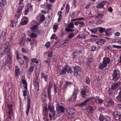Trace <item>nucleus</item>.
Listing matches in <instances>:
<instances>
[{"instance_id":"nucleus-7","label":"nucleus","mask_w":121,"mask_h":121,"mask_svg":"<svg viewBox=\"0 0 121 121\" xmlns=\"http://www.w3.org/2000/svg\"><path fill=\"white\" fill-rule=\"evenodd\" d=\"M6 35V34L5 32H2L1 34V37L0 39V45H2L3 44H5V42Z\"/></svg>"},{"instance_id":"nucleus-25","label":"nucleus","mask_w":121,"mask_h":121,"mask_svg":"<svg viewBox=\"0 0 121 121\" xmlns=\"http://www.w3.org/2000/svg\"><path fill=\"white\" fill-rule=\"evenodd\" d=\"M60 110V111L61 113L64 112L65 111V108L62 106H59L58 108H57Z\"/></svg>"},{"instance_id":"nucleus-52","label":"nucleus","mask_w":121,"mask_h":121,"mask_svg":"<svg viewBox=\"0 0 121 121\" xmlns=\"http://www.w3.org/2000/svg\"><path fill=\"white\" fill-rule=\"evenodd\" d=\"M34 67L33 66H31L29 69V71L30 72H32L34 70Z\"/></svg>"},{"instance_id":"nucleus-17","label":"nucleus","mask_w":121,"mask_h":121,"mask_svg":"<svg viewBox=\"0 0 121 121\" xmlns=\"http://www.w3.org/2000/svg\"><path fill=\"white\" fill-rule=\"evenodd\" d=\"M49 109L50 110V112L54 116L55 114V112L54 111V107L53 106H51L50 105H48V107Z\"/></svg>"},{"instance_id":"nucleus-47","label":"nucleus","mask_w":121,"mask_h":121,"mask_svg":"<svg viewBox=\"0 0 121 121\" xmlns=\"http://www.w3.org/2000/svg\"><path fill=\"white\" fill-rule=\"evenodd\" d=\"M112 88H109L108 91V94L110 95H111L112 92Z\"/></svg>"},{"instance_id":"nucleus-46","label":"nucleus","mask_w":121,"mask_h":121,"mask_svg":"<svg viewBox=\"0 0 121 121\" xmlns=\"http://www.w3.org/2000/svg\"><path fill=\"white\" fill-rule=\"evenodd\" d=\"M19 69H18L17 70H16L15 71V75L17 76H18L20 74L19 73Z\"/></svg>"},{"instance_id":"nucleus-36","label":"nucleus","mask_w":121,"mask_h":121,"mask_svg":"<svg viewBox=\"0 0 121 121\" xmlns=\"http://www.w3.org/2000/svg\"><path fill=\"white\" fill-rule=\"evenodd\" d=\"M46 96H47L45 94L44 95L43 94H42L41 96V100L42 101H44L45 99L44 97Z\"/></svg>"},{"instance_id":"nucleus-16","label":"nucleus","mask_w":121,"mask_h":121,"mask_svg":"<svg viewBox=\"0 0 121 121\" xmlns=\"http://www.w3.org/2000/svg\"><path fill=\"white\" fill-rule=\"evenodd\" d=\"M69 114L72 115L76 112V110L73 108H71L69 109L67 111Z\"/></svg>"},{"instance_id":"nucleus-23","label":"nucleus","mask_w":121,"mask_h":121,"mask_svg":"<svg viewBox=\"0 0 121 121\" xmlns=\"http://www.w3.org/2000/svg\"><path fill=\"white\" fill-rule=\"evenodd\" d=\"M76 96L75 95H73L71 97L70 99H69V101L70 102V101H74L76 99Z\"/></svg>"},{"instance_id":"nucleus-14","label":"nucleus","mask_w":121,"mask_h":121,"mask_svg":"<svg viewBox=\"0 0 121 121\" xmlns=\"http://www.w3.org/2000/svg\"><path fill=\"white\" fill-rule=\"evenodd\" d=\"M30 98L28 99H27V108L26 110V114L28 115L30 108Z\"/></svg>"},{"instance_id":"nucleus-20","label":"nucleus","mask_w":121,"mask_h":121,"mask_svg":"<svg viewBox=\"0 0 121 121\" xmlns=\"http://www.w3.org/2000/svg\"><path fill=\"white\" fill-rule=\"evenodd\" d=\"M104 16L103 14L101 13H99L95 17V18L96 19H101Z\"/></svg>"},{"instance_id":"nucleus-3","label":"nucleus","mask_w":121,"mask_h":121,"mask_svg":"<svg viewBox=\"0 0 121 121\" xmlns=\"http://www.w3.org/2000/svg\"><path fill=\"white\" fill-rule=\"evenodd\" d=\"M120 73L119 70L117 69L114 70L112 74V80L115 82L117 81L120 78Z\"/></svg>"},{"instance_id":"nucleus-32","label":"nucleus","mask_w":121,"mask_h":121,"mask_svg":"<svg viewBox=\"0 0 121 121\" xmlns=\"http://www.w3.org/2000/svg\"><path fill=\"white\" fill-rule=\"evenodd\" d=\"M22 82L23 84L25 85V86L24 87L26 88V89H27V83L26 81V80L24 79H22Z\"/></svg>"},{"instance_id":"nucleus-42","label":"nucleus","mask_w":121,"mask_h":121,"mask_svg":"<svg viewBox=\"0 0 121 121\" xmlns=\"http://www.w3.org/2000/svg\"><path fill=\"white\" fill-rule=\"evenodd\" d=\"M31 60L33 63H39L38 60L35 58L32 59Z\"/></svg>"},{"instance_id":"nucleus-63","label":"nucleus","mask_w":121,"mask_h":121,"mask_svg":"<svg viewBox=\"0 0 121 121\" xmlns=\"http://www.w3.org/2000/svg\"><path fill=\"white\" fill-rule=\"evenodd\" d=\"M27 23L28 22L27 21L25 20L22 23V25H23L27 24Z\"/></svg>"},{"instance_id":"nucleus-2","label":"nucleus","mask_w":121,"mask_h":121,"mask_svg":"<svg viewBox=\"0 0 121 121\" xmlns=\"http://www.w3.org/2000/svg\"><path fill=\"white\" fill-rule=\"evenodd\" d=\"M110 61V60L109 58L105 57L103 58V64H100L99 65V68L102 70L104 68H106L107 66V64L109 63Z\"/></svg>"},{"instance_id":"nucleus-51","label":"nucleus","mask_w":121,"mask_h":121,"mask_svg":"<svg viewBox=\"0 0 121 121\" xmlns=\"http://www.w3.org/2000/svg\"><path fill=\"white\" fill-rule=\"evenodd\" d=\"M50 44V43L49 42H48L45 45V46L46 47V48H49Z\"/></svg>"},{"instance_id":"nucleus-37","label":"nucleus","mask_w":121,"mask_h":121,"mask_svg":"<svg viewBox=\"0 0 121 121\" xmlns=\"http://www.w3.org/2000/svg\"><path fill=\"white\" fill-rule=\"evenodd\" d=\"M85 36L84 35L79 34L77 36V38H84Z\"/></svg>"},{"instance_id":"nucleus-54","label":"nucleus","mask_w":121,"mask_h":121,"mask_svg":"<svg viewBox=\"0 0 121 121\" xmlns=\"http://www.w3.org/2000/svg\"><path fill=\"white\" fill-rule=\"evenodd\" d=\"M67 28L65 29V30L68 32H73L74 30L73 29L69 28Z\"/></svg>"},{"instance_id":"nucleus-5","label":"nucleus","mask_w":121,"mask_h":121,"mask_svg":"<svg viewBox=\"0 0 121 121\" xmlns=\"http://www.w3.org/2000/svg\"><path fill=\"white\" fill-rule=\"evenodd\" d=\"M112 115L115 120L121 121V113L120 112L115 111L113 113Z\"/></svg>"},{"instance_id":"nucleus-64","label":"nucleus","mask_w":121,"mask_h":121,"mask_svg":"<svg viewBox=\"0 0 121 121\" xmlns=\"http://www.w3.org/2000/svg\"><path fill=\"white\" fill-rule=\"evenodd\" d=\"M6 3H4L2 2H0V7H2L4 5H6Z\"/></svg>"},{"instance_id":"nucleus-6","label":"nucleus","mask_w":121,"mask_h":121,"mask_svg":"<svg viewBox=\"0 0 121 121\" xmlns=\"http://www.w3.org/2000/svg\"><path fill=\"white\" fill-rule=\"evenodd\" d=\"M85 108H83L82 107V108L84 109H86L87 112L89 113H93L94 110L96 109V108L95 106L91 107L90 106H85Z\"/></svg>"},{"instance_id":"nucleus-30","label":"nucleus","mask_w":121,"mask_h":121,"mask_svg":"<svg viewBox=\"0 0 121 121\" xmlns=\"http://www.w3.org/2000/svg\"><path fill=\"white\" fill-rule=\"evenodd\" d=\"M117 100L121 102V95L118 94V95L116 98Z\"/></svg>"},{"instance_id":"nucleus-31","label":"nucleus","mask_w":121,"mask_h":121,"mask_svg":"<svg viewBox=\"0 0 121 121\" xmlns=\"http://www.w3.org/2000/svg\"><path fill=\"white\" fill-rule=\"evenodd\" d=\"M89 31L91 33H95L97 32L96 28H94L93 29H90Z\"/></svg>"},{"instance_id":"nucleus-21","label":"nucleus","mask_w":121,"mask_h":121,"mask_svg":"<svg viewBox=\"0 0 121 121\" xmlns=\"http://www.w3.org/2000/svg\"><path fill=\"white\" fill-rule=\"evenodd\" d=\"M65 66H64L61 70H59V73L61 74L64 75L66 74V70H65Z\"/></svg>"},{"instance_id":"nucleus-43","label":"nucleus","mask_w":121,"mask_h":121,"mask_svg":"<svg viewBox=\"0 0 121 121\" xmlns=\"http://www.w3.org/2000/svg\"><path fill=\"white\" fill-rule=\"evenodd\" d=\"M104 116L103 115H100L99 119L100 121H103L104 119Z\"/></svg>"},{"instance_id":"nucleus-34","label":"nucleus","mask_w":121,"mask_h":121,"mask_svg":"<svg viewBox=\"0 0 121 121\" xmlns=\"http://www.w3.org/2000/svg\"><path fill=\"white\" fill-rule=\"evenodd\" d=\"M41 75L44 78L45 81H47V75H45L43 72H42L41 73Z\"/></svg>"},{"instance_id":"nucleus-58","label":"nucleus","mask_w":121,"mask_h":121,"mask_svg":"<svg viewBox=\"0 0 121 121\" xmlns=\"http://www.w3.org/2000/svg\"><path fill=\"white\" fill-rule=\"evenodd\" d=\"M105 119L106 121H110V118L108 116H105Z\"/></svg>"},{"instance_id":"nucleus-40","label":"nucleus","mask_w":121,"mask_h":121,"mask_svg":"<svg viewBox=\"0 0 121 121\" xmlns=\"http://www.w3.org/2000/svg\"><path fill=\"white\" fill-rule=\"evenodd\" d=\"M58 28V26L57 25H54L53 27L54 30L53 32L54 33L56 32V30Z\"/></svg>"},{"instance_id":"nucleus-50","label":"nucleus","mask_w":121,"mask_h":121,"mask_svg":"<svg viewBox=\"0 0 121 121\" xmlns=\"http://www.w3.org/2000/svg\"><path fill=\"white\" fill-rule=\"evenodd\" d=\"M96 101L97 103L99 104H100L103 101V100L102 99H96Z\"/></svg>"},{"instance_id":"nucleus-44","label":"nucleus","mask_w":121,"mask_h":121,"mask_svg":"<svg viewBox=\"0 0 121 121\" xmlns=\"http://www.w3.org/2000/svg\"><path fill=\"white\" fill-rule=\"evenodd\" d=\"M24 88L25 89V90L24 91H23V95L25 97L26 95V94L27 93V87L26 89L25 87H24Z\"/></svg>"},{"instance_id":"nucleus-8","label":"nucleus","mask_w":121,"mask_h":121,"mask_svg":"<svg viewBox=\"0 0 121 121\" xmlns=\"http://www.w3.org/2000/svg\"><path fill=\"white\" fill-rule=\"evenodd\" d=\"M107 2L106 1H103L100 2L97 4L96 8L98 9L101 8L104 9V6L106 4Z\"/></svg>"},{"instance_id":"nucleus-62","label":"nucleus","mask_w":121,"mask_h":121,"mask_svg":"<svg viewBox=\"0 0 121 121\" xmlns=\"http://www.w3.org/2000/svg\"><path fill=\"white\" fill-rule=\"evenodd\" d=\"M52 53L51 52L49 53L48 54V56L50 57H52Z\"/></svg>"},{"instance_id":"nucleus-39","label":"nucleus","mask_w":121,"mask_h":121,"mask_svg":"<svg viewBox=\"0 0 121 121\" xmlns=\"http://www.w3.org/2000/svg\"><path fill=\"white\" fill-rule=\"evenodd\" d=\"M95 98L94 97H92L91 98H90L89 102H92L93 103L95 102Z\"/></svg>"},{"instance_id":"nucleus-35","label":"nucleus","mask_w":121,"mask_h":121,"mask_svg":"<svg viewBox=\"0 0 121 121\" xmlns=\"http://www.w3.org/2000/svg\"><path fill=\"white\" fill-rule=\"evenodd\" d=\"M8 56V57H12V53L10 49H8L7 53Z\"/></svg>"},{"instance_id":"nucleus-15","label":"nucleus","mask_w":121,"mask_h":121,"mask_svg":"<svg viewBox=\"0 0 121 121\" xmlns=\"http://www.w3.org/2000/svg\"><path fill=\"white\" fill-rule=\"evenodd\" d=\"M25 39L26 38L24 37H23L20 39L19 43L21 46L24 45Z\"/></svg>"},{"instance_id":"nucleus-38","label":"nucleus","mask_w":121,"mask_h":121,"mask_svg":"<svg viewBox=\"0 0 121 121\" xmlns=\"http://www.w3.org/2000/svg\"><path fill=\"white\" fill-rule=\"evenodd\" d=\"M104 21L102 20L99 19L96 22V24H99L104 23Z\"/></svg>"},{"instance_id":"nucleus-45","label":"nucleus","mask_w":121,"mask_h":121,"mask_svg":"<svg viewBox=\"0 0 121 121\" xmlns=\"http://www.w3.org/2000/svg\"><path fill=\"white\" fill-rule=\"evenodd\" d=\"M12 57H8V60L9 64H10L12 61Z\"/></svg>"},{"instance_id":"nucleus-59","label":"nucleus","mask_w":121,"mask_h":121,"mask_svg":"<svg viewBox=\"0 0 121 121\" xmlns=\"http://www.w3.org/2000/svg\"><path fill=\"white\" fill-rule=\"evenodd\" d=\"M29 8H27V9L25 10L24 13V15H26L27 14V13L29 12Z\"/></svg>"},{"instance_id":"nucleus-22","label":"nucleus","mask_w":121,"mask_h":121,"mask_svg":"<svg viewBox=\"0 0 121 121\" xmlns=\"http://www.w3.org/2000/svg\"><path fill=\"white\" fill-rule=\"evenodd\" d=\"M69 4H67L66 6V10L65 12V16H67L69 10Z\"/></svg>"},{"instance_id":"nucleus-41","label":"nucleus","mask_w":121,"mask_h":121,"mask_svg":"<svg viewBox=\"0 0 121 121\" xmlns=\"http://www.w3.org/2000/svg\"><path fill=\"white\" fill-rule=\"evenodd\" d=\"M37 28V26L36 25L34 26L31 29V31L33 32H35V30H36Z\"/></svg>"},{"instance_id":"nucleus-24","label":"nucleus","mask_w":121,"mask_h":121,"mask_svg":"<svg viewBox=\"0 0 121 121\" xmlns=\"http://www.w3.org/2000/svg\"><path fill=\"white\" fill-rule=\"evenodd\" d=\"M55 112V114L56 116L57 117L59 116L61 114V112L60 111V110L56 108V110Z\"/></svg>"},{"instance_id":"nucleus-33","label":"nucleus","mask_w":121,"mask_h":121,"mask_svg":"<svg viewBox=\"0 0 121 121\" xmlns=\"http://www.w3.org/2000/svg\"><path fill=\"white\" fill-rule=\"evenodd\" d=\"M99 28H100L99 29V32L100 33H103L104 32V31L105 30V28L101 27H100Z\"/></svg>"},{"instance_id":"nucleus-12","label":"nucleus","mask_w":121,"mask_h":121,"mask_svg":"<svg viewBox=\"0 0 121 121\" xmlns=\"http://www.w3.org/2000/svg\"><path fill=\"white\" fill-rule=\"evenodd\" d=\"M38 79H34L33 80L34 85L37 91L39 90V82H38Z\"/></svg>"},{"instance_id":"nucleus-55","label":"nucleus","mask_w":121,"mask_h":121,"mask_svg":"<svg viewBox=\"0 0 121 121\" xmlns=\"http://www.w3.org/2000/svg\"><path fill=\"white\" fill-rule=\"evenodd\" d=\"M31 3L28 4L27 6L29 7V8H29V9L30 8H31V10H32L33 5H31Z\"/></svg>"},{"instance_id":"nucleus-1","label":"nucleus","mask_w":121,"mask_h":121,"mask_svg":"<svg viewBox=\"0 0 121 121\" xmlns=\"http://www.w3.org/2000/svg\"><path fill=\"white\" fill-rule=\"evenodd\" d=\"M13 106L12 104H8L7 105L8 114L7 116L9 119L7 118L5 119V121H9L11 119V117L13 114Z\"/></svg>"},{"instance_id":"nucleus-11","label":"nucleus","mask_w":121,"mask_h":121,"mask_svg":"<svg viewBox=\"0 0 121 121\" xmlns=\"http://www.w3.org/2000/svg\"><path fill=\"white\" fill-rule=\"evenodd\" d=\"M4 47L5 46H2L0 50V57H2L5 54V52L7 48H6L4 49Z\"/></svg>"},{"instance_id":"nucleus-19","label":"nucleus","mask_w":121,"mask_h":121,"mask_svg":"<svg viewBox=\"0 0 121 121\" xmlns=\"http://www.w3.org/2000/svg\"><path fill=\"white\" fill-rule=\"evenodd\" d=\"M105 100L108 102V103L110 104L111 105H114V103L111 99L109 98H106V100Z\"/></svg>"},{"instance_id":"nucleus-61","label":"nucleus","mask_w":121,"mask_h":121,"mask_svg":"<svg viewBox=\"0 0 121 121\" xmlns=\"http://www.w3.org/2000/svg\"><path fill=\"white\" fill-rule=\"evenodd\" d=\"M91 48L92 51H94L96 50V47L93 46L91 47Z\"/></svg>"},{"instance_id":"nucleus-18","label":"nucleus","mask_w":121,"mask_h":121,"mask_svg":"<svg viewBox=\"0 0 121 121\" xmlns=\"http://www.w3.org/2000/svg\"><path fill=\"white\" fill-rule=\"evenodd\" d=\"M119 83H115L113 84L111 88L113 90H114L117 88L119 85Z\"/></svg>"},{"instance_id":"nucleus-49","label":"nucleus","mask_w":121,"mask_h":121,"mask_svg":"<svg viewBox=\"0 0 121 121\" xmlns=\"http://www.w3.org/2000/svg\"><path fill=\"white\" fill-rule=\"evenodd\" d=\"M78 92V90L77 89H75L74 90V92L73 95H74L76 96Z\"/></svg>"},{"instance_id":"nucleus-57","label":"nucleus","mask_w":121,"mask_h":121,"mask_svg":"<svg viewBox=\"0 0 121 121\" xmlns=\"http://www.w3.org/2000/svg\"><path fill=\"white\" fill-rule=\"evenodd\" d=\"M74 36V34L72 33L69 35L68 37V38L69 39H71Z\"/></svg>"},{"instance_id":"nucleus-9","label":"nucleus","mask_w":121,"mask_h":121,"mask_svg":"<svg viewBox=\"0 0 121 121\" xmlns=\"http://www.w3.org/2000/svg\"><path fill=\"white\" fill-rule=\"evenodd\" d=\"M86 89L85 90H82L80 92L81 95L82 97L84 98H86V97L87 95L86 93H88L89 91L88 88L86 87Z\"/></svg>"},{"instance_id":"nucleus-26","label":"nucleus","mask_w":121,"mask_h":121,"mask_svg":"<svg viewBox=\"0 0 121 121\" xmlns=\"http://www.w3.org/2000/svg\"><path fill=\"white\" fill-rule=\"evenodd\" d=\"M52 87V85L51 84H49L48 85V95H50L51 94V88Z\"/></svg>"},{"instance_id":"nucleus-48","label":"nucleus","mask_w":121,"mask_h":121,"mask_svg":"<svg viewBox=\"0 0 121 121\" xmlns=\"http://www.w3.org/2000/svg\"><path fill=\"white\" fill-rule=\"evenodd\" d=\"M45 16L43 15L41 16L40 18V20L41 21H43L44 20Z\"/></svg>"},{"instance_id":"nucleus-28","label":"nucleus","mask_w":121,"mask_h":121,"mask_svg":"<svg viewBox=\"0 0 121 121\" xmlns=\"http://www.w3.org/2000/svg\"><path fill=\"white\" fill-rule=\"evenodd\" d=\"M69 42V40L68 39H66L65 40L62 42V43L61 42L60 43L59 46H61L64 45V44L68 43Z\"/></svg>"},{"instance_id":"nucleus-53","label":"nucleus","mask_w":121,"mask_h":121,"mask_svg":"<svg viewBox=\"0 0 121 121\" xmlns=\"http://www.w3.org/2000/svg\"><path fill=\"white\" fill-rule=\"evenodd\" d=\"M36 35L35 33H33L30 36L32 38H34L36 37Z\"/></svg>"},{"instance_id":"nucleus-56","label":"nucleus","mask_w":121,"mask_h":121,"mask_svg":"<svg viewBox=\"0 0 121 121\" xmlns=\"http://www.w3.org/2000/svg\"><path fill=\"white\" fill-rule=\"evenodd\" d=\"M93 61L92 59L91 58H89L87 59V63H91Z\"/></svg>"},{"instance_id":"nucleus-13","label":"nucleus","mask_w":121,"mask_h":121,"mask_svg":"<svg viewBox=\"0 0 121 121\" xmlns=\"http://www.w3.org/2000/svg\"><path fill=\"white\" fill-rule=\"evenodd\" d=\"M65 70H66V72L68 73L72 74L73 72L72 69H71L68 65H66L65 66Z\"/></svg>"},{"instance_id":"nucleus-27","label":"nucleus","mask_w":121,"mask_h":121,"mask_svg":"<svg viewBox=\"0 0 121 121\" xmlns=\"http://www.w3.org/2000/svg\"><path fill=\"white\" fill-rule=\"evenodd\" d=\"M72 84V82L67 81L65 82V85L64 86V87L65 88H66L67 86L69 85H71Z\"/></svg>"},{"instance_id":"nucleus-29","label":"nucleus","mask_w":121,"mask_h":121,"mask_svg":"<svg viewBox=\"0 0 121 121\" xmlns=\"http://www.w3.org/2000/svg\"><path fill=\"white\" fill-rule=\"evenodd\" d=\"M74 27V24L72 23L69 24L67 26L68 28H73Z\"/></svg>"},{"instance_id":"nucleus-4","label":"nucleus","mask_w":121,"mask_h":121,"mask_svg":"<svg viewBox=\"0 0 121 121\" xmlns=\"http://www.w3.org/2000/svg\"><path fill=\"white\" fill-rule=\"evenodd\" d=\"M73 68L74 70L73 73L74 75V76H77L78 75L80 76L81 75L80 72L81 69L80 67L75 65V66H74Z\"/></svg>"},{"instance_id":"nucleus-10","label":"nucleus","mask_w":121,"mask_h":121,"mask_svg":"<svg viewBox=\"0 0 121 121\" xmlns=\"http://www.w3.org/2000/svg\"><path fill=\"white\" fill-rule=\"evenodd\" d=\"M90 98H87L85 99V101L82 103H80L78 104H77V106L80 107H81L86 106V103L88 101H89Z\"/></svg>"},{"instance_id":"nucleus-60","label":"nucleus","mask_w":121,"mask_h":121,"mask_svg":"<svg viewBox=\"0 0 121 121\" xmlns=\"http://www.w3.org/2000/svg\"><path fill=\"white\" fill-rule=\"evenodd\" d=\"M62 14V12L61 11H59L57 13L59 17H61Z\"/></svg>"}]
</instances>
